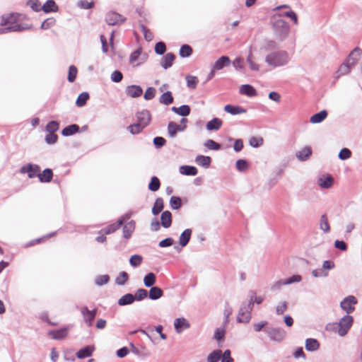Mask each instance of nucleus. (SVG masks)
<instances>
[{"label": "nucleus", "mask_w": 362, "mask_h": 362, "mask_svg": "<svg viewBox=\"0 0 362 362\" xmlns=\"http://www.w3.org/2000/svg\"><path fill=\"white\" fill-rule=\"evenodd\" d=\"M19 16L20 14L17 13H11L1 16L0 18V25L6 27L0 29V34L11 32H21L30 29L32 27L31 25L16 23L19 19Z\"/></svg>", "instance_id": "f257e3e1"}, {"label": "nucleus", "mask_w": 362, "mask_h": 362, "mask_svg": "<svg viewBox=\"0 0 362 362\" xmlns=\"http://www.w3.org/2000/svg\"><path fill=\"white\" fill-rule=\"evenodd\" d=\"M291 57L288 52L284 49H277L268 53L265 56V63L272 68L285 66L288 64Z\"/></svg>", "instance_id": "f03ea898"}, {"label": "nucleus", "mask_w": 362, "mask_h": 362, "mask_svg": "<svg viewBox=\"0 0 362 362\" xmlns=\"http://www.w3.org/2000/svg\"><path fill=\"white\" fill-rule=\"evenodd\" d=\"M274 34L276 39L280 41L285 40L290 33L288 23L282 18H275L272 23Z\"/></svg>", "instance_id": "7ed1b4c3"}, {"label": "nucleus", "mask_w": 362, "mask_h": 362, "mask_svg": "<svg viewBox=\"0 0 362 362\" xmlns=\"http://www.w3.org/2000/svg\"><path fill=\"white\" fill-rule=\"evenodd\" d=\"M252 303L243 302L237 316L238 322L247 324L252 318Z\"/></svg>", "instance_id": "20e7f679"}, {"label": "nucleus", "mask_w": 362, "mask_h": 362, "mask_svg": "<svg viewBox=\"0 0 362 362\" xmlns=\"http://www.w3.org/2000/svg\"><path fill=\"white\" fill-rule=\"evenodd\" d=\"M264 332L272 341L276 342H281L286 336V331L279 327H267L264 329Z\"/></svg>", "instance_id": "39448f33"}, {"label": "nucleus", "mask_w": 362, "mask_h": 362, "mask_svg": "<svg viewBox=\"0 0 362 362\" xmlns=\"http://www.w3.org/2000/svg\"><path fill=\"white\" fill-rule=\"evenodd\" d=\"M353 321V317L349 315L343 317L337 325L338 334L341 337L345 336L351 327Z\"/></svg>", "instance_id": "423d86ee"}, {"label": "nucleus", "mask_w": 362, "mask_h": 362, "mask_svg": "<svg viewBox=\"0 0 362 362\" xmlns=\"http://www.w3.org/2000/svg\"><path fill=\"white\" fill-rule=\"evenodd\" d=\"M147 54L143 52L141 48H139L130 54L129 63L132 66L136 67L143 64L147 60Z\"/></svg>", "instance_id": "0eeeda50"}, {"label": "nucleus", "mask_w": 362, "mask_h": 362, "mask_svg": "<svg viewBox=\"0 0 362 362\" xmlns=\"http://www.w3.org/2000/svg\"><path fill=\"white\" fill-rule=\"evenodd\" d=\"M282 8H286L287 10L277 13L275 16L279 17L278 18H281V17L288 18L293 22V23L295 25H298V16L294 11H293L290 8L289 5L284 4V5L278 6L274 8V11H279Z\"/></svg>", "instance_id": "6e6552de"}, {"label": "nucleus", "mask_w": 362, "mask_h": 362, "mask_svg": "<svg viewBox=\"0 0 362 362\" xmlns=\"http://www.w3.org/2000/svg\"><path fill=\"white\" fill-rule=\"evenodd\" d=\"M80 311L85 324L88 327H91L96 316L97 309L90 310L87 306H82L80 308Z\"/></svg>", "instance_id": "1a4fd4ad"}, {"label": "nucleus", "mask_w": 362, "mask_h": 362, "mask_svg": "<svg viewBox=\"0 0 362 362\" xmlns=\"http://www.w3.org/2000/svg\"><path fill=\"white\" fill-rule=\"evenodd\" d=\"M40 172V168L39 165L32 163H28L22 166L20 169L21 174H28L29 178L38 177V174Z\"/></svg>", "instance_id": "9d476101"}, {"label": "nucleus", "mask_w": 362, "mask_h": 362, "mask_svg": "<svg viewBox=\"0 0 362 362\" xmlns=\"http://www.w3.org/2000/svg\"><path fill=\"white\" fill-rule=\"evenodd\" d=\"M357 303V299L354 296H349L345 298L340 303L343 309L348 315L354 310V305Z\"/></svg>", "instance_id": "9b49d317"}, {"label": "nucleus", "mask_w": 362, "mask_h": 362, "mask_svg": "<svg viewBox=\"0 0 362 362\" xmlns=\"http://www.w3.org/2000/svg\"><path fill=\"white\" fill-rule=\"evenodd\" d=\"M125 21L124 17L116 12H109L105 16V21L110 25H120Z\"/></svg>", "instance_id": "f8f14e48"}, {"label": "nucleus", "mask_w": 362, "mask_h": 362, "mask_svg": "<svg viewBox=\"0 0 362 362\" xmlns=\"http://www.w3.org/2000/svg\"><path fill=\"white\" fill-rule=\"evenodd\" d=\"M361 56L362 50L356 47L351 52L345 61L348 62L351 67L354 68L361 59Z\"/></svg>", "instance_id": "ddd939ff"}, {"label": "nucleus", "mask_w": 362, "mask_h": 362, "mask_svg": "<svg viewBox=\"0 0 362 362\" xmlns=\"http://www.w3.org/2000/svg\"><path fill=\"white\" fill-rule=\"evenodd\" d=\"M136 119L138 122L141 124L145 127H147L151 119V115L148 110H143L136 112Z\"/></svg>", "instance_id": "4468645a"}, {"label": "nucleus", "mask_w": 362, "mask_h": 362, "mask_svg": "<svg viewBox=\"0 0 362 362\" xmlns=\"http://www.w3.org/2000/svg\"><path fill=\"white\" fill-rule=\"evenodd\" d=\"M174 327L177 333H181L183 329L190 327L189 322L184 317L176 318L174 321Z\"/></svg>", "instance_id": "2eb2a0df"}, {"label": "nucleus", "mask_w": 362, "mask_h": 362, "mask_svg": "<svg viewBox=\"0 0 362 362\" xmlns=\"http://www.w3.org/2000/svg\"><path fill=\"white\" fill-rule=\"evenodd\" d=\"M186 124L180 126L174 122H170L168 125V133L170 137L174 138L176 136L177 131L182 132L186 129Z\"/></svg>", "instance_id": "dca6fc26"}, {"label": "nucleus", "mask_w": 362, "mask_h": 362, "mask_svg": "<svg viewBox=\"0 0 362 362\" xmlns=\"http://www.w3.org/2000/svg\"><path fill=\"white\" fill-rule=\"evenodd\" d=\"M126 94L131 98H138L142 95L143 90L139 86H128L125 90Z\"/></svg>", "instance_id": "f3484780"}, {"label": "nucleus", "mask_w": 362, "mask_h": 362, "mask_svg": "<svg viewBox=\"0 0 362 362\" xmlns=\"http://www.w3.org/2000/svg\"><path fill=\"white\" fill-rule=\"evenodd\" d=\"M312 155V148L310 146H306L301 150L296 153L297 159L300 161L307 160Z\"/></svg>", "instance_id": "a211bd4d"}, {"label": "nucleus", "mask_w": 362, "mask_h": 362, "mask_svg": "<svg viewBox=\"0 0 362 362\" xmlns=\"http://www.w3.org/2000/svg\"><path fill=\"white\" fill-rule=\"evenodd\" d=\"M334 182V179L330 175H323L318 179L317 183L319 186L324 189L330 188Z\"/></svg>", "instance_id": "6ab92c4d"}, {"label": "nucleus", "mask_w": 362, "mask_h": 362, "mask_svg": "<svg viewBox=\"0 0 362 362\" xmlns=\"http://www.w3.org/2000/svg\"><path fill=\"white\" fill-rule=\"evenodd\" d=\"M135 221L132 220L127 223L122 228L123 237L125 239H129L135 230Z\"/></svg>", "instance_id": "aec40b11"}, {"label": "nucleus", "mask_w": 362, "mask_h": 362, "mask_svg": "<svg viewBox=\"0 0 362 362\" xmlns=\"http://www.w3.org/2000/svg\"><path fill=\"white\" fill-rule=\"evenodd\" d=\"M68 334L66 328H62L57 330H51L48 332V335L53 339H63Z\"/></svg>", "instance_id": "412c9836"}, {"label": "nucleus", "mask_w": 362, "mask_h": 362, "mask_svg": "<svg viewBox=\"0 0 362 362\" xmlns=\"http://www.w3.org/2000/svg\"><path fill=\"white\" fill-rule=\"evenodd\" d=\"M230 58L227 56H222L218 58L214 64L213 68L217 71L221 70L225 66H227L230 64Z\"/></svg>", "instance_id": "4be33fe9"}, {"label": "nucleus", "mask_w": 362, "mask_h": 362, "mask_svg": "<svg viewBox=\"0 0 362 362\" xmlns=\"http://www.w3.org/2000/svg\"><path fill=\"white\" fill-rule=\"evenodd\" d=\"M175 59V57L174 54L169 52L167 53L163 58L160 62V66L165 69H167L172 66L173 63Z\"/></svg>", "instance_id": "5701e85b"}, {"label": "nucleus", "mask_w": 362, "mask_h": 362, "mask_svg": "<svg viewBox=\"0 0 362 362\" xmlns=\"http://www.w3.org/2000/svg\"><path fill=\"white\" fill-rule=\"evenodd\" d=\"M305 347L308 351H316L320 349V343L316 339L308 338L305 340Z\"/></svg>", "instance_id": "b1692460"}, {"label": "nucleus", "mask_w": 362, "mask_h": 362, "mask_svg": "<svg viewBox=\"0 0 362 362\" xmlns=\"http://www.w3.org/2000/svg\"><path fill=\"white\" fill-rule=\"evenodd\" d=\"M160 224L165 228H168L172 224V214L169 211H165L160 216Z\"/></svg>", "instance_id": "393cba45"}, {"label": "nucleus", "mask_w": 362, "mask_h": 362, "mask_svg": "<svg viewBox=\"0 0 362 362\" xmlns=\"http://www.w3.org/2000/svg\"><path fill=\"white\" fill-rule=\"evenodd\" d=\"M192 233V230L190 228L185 229L181 233V235H180V238H179V244L182 247H185L188 244V243L190 240Z\"/></svg>", "instance_id": "a878e982"}, {"label": "nucleus", "mask_w": 362, "mask_h": 362, "mask_svg": "<svg viewBox=\"0 0 362 362\" xmlns=\"http://www.w3.org/2000/svg\"><path fill=\"white\" fill-rule=\"evenodd\" d=\"M240 93L249 97H253L257 95V91L253 86L245 84L240 87Z\"/></svg>", "instance_id": "bb28decb"}, {"label": "nucleus", "mask_w": 362, "mask_h": 362, "mask_svg": "<svg viewBox=\"0 0 362 362\" xmlns=\"http://www.w3.org/2000/svg\"><path fill=\"white\" fill-rule=\"evenodd\" d=\"M224 110L233 115H236L242 113H245L246 110L240 107V106H234L232 105H226L224 107Z\"/></svg>", "instance_id": "cd10ccee"}, {"label": "nucleus", "mask_w": 362, "mask_h": 362, "mask_svg": "<svg viewBox=\"0 0 362 362\" xmlns=\"http://www.w3.org/2000/svg\"><path fill=\"white\" fill-rule=\"evenodd\" d=\"M53 177L52 170L49 168H47L42 171V173H39L38 178L41 182H49Z\"/></svg>", "instance_id": "c85d7f7f"}, {"label": "nucleus", "mask_w": 362, "mask_h": 362, "mask_svg": "<svg viewBox=\"0 0 362 362\" xmlns=\"http://www.w3.org/2000/svg\"><path fill=\"white\" fill-rule=\"evenodd\" d=\"M135 301L134 296L132 293H127L124 296H122L119 300H118V305L120 306H124L127 305H131Z\"/></svg>", "instance_id": "c756f323"}, {"label": "nucleus", "mask_w": 362, "mask_h": 362, "mask_svg": "<svg viewBox=\"0 0 362 362\" xmlns=\"http://www.w3.org/2000/svg\"><path fill=\"white\" fill-rule=\"evenodd\" d=\"M171 110L177 115L186 117L190 113V107L187 105H182L179 107H172Z\"/></svg>", "instance_id": "7c9ffc66"}, {"label": "nucleus", "mask_w": 362, "mask_h": 362, "mask_svg": "<svg viewBox=\"0 0 362 362\" xmlns=\"http://www.w3.org/2000/svg\"><path fill=\"white\" fill-rule=\"evenodd\" d=\"M319 228L325 233H329L330 232V226L328 221V218L326 214H322L320 218Z\"/></svg>", "instance_id": "2f4dec72"}, {"label": "nucleus", "mask_w": 362, "mask_h": 362, "mask_svg": "<svg viewBox=\"0 0 362 362\" xmlns=\"http://www.w3.org/2000/svg\"><path fill=\"white\" fill-rule=\"evenodd\" d=\"M222 125L221 119L218 118H214L206 124V129L209 131H217Z\"/></svg>", "instance_id": "473e14b6"}, {"label": "nucleus", "mask_w": 362, "mask_h": 362, "mask_svg": "<svg viewBox=\"0 0 362 362\" xmlns=\"http://www.w3.org/2000/svg\"><path fill=\"white\" fill-rule=\"evenodd\" d=\"M195 162L199 165L207 168L211 164V159L209 156L199 155L195 158Z\"/></svg>", "instance_id": "72a5a7b5"}, {"label": "nucleus", "mask_w": 362, "mask_h": 362, "mask_svg": "<svg viewBox=\"0 0 362 362\" xmlns=\"http://www.w3.org/2000/svg\"><path fill=\"white\" fill-rule=\"evenodd\" d=\"M42 10L47 13L50 12H55L58 10V7L56 5L54 1L47 0L42 6Z\"/></svg>", "instance_id": "f704fd0d"}, {"label": "nucleus", "mask_w": 362, "mask_h": 362, "mask_svg": "<svg viewBox=\"0 0 362 362\" xmlns=\"http://www.w3.org/2000/svg\"><path fill=\"white\" fill-rule=\"evenodd\" d=\"M327 116V112L326 110H322L315 115H313L310 118V122L313 124H317L322 122Z\"/></svg>", "instance_id": "c9c22d12"}, {"label": "nucleus", "mask_w": 362, "mask_h": 362, "mask_svg": "<svg viewBox=\"0 0 362 362\" xmlns=\"http://www.w3.org/2000/svg\"><path fill=\"white\" fill-rule=\"evenodd\" d=\"M94 351V348L90 346H86V347L80 349L76 353V356L78 358H84L86 357H89L93 354V352Z\"/></svg>", "instance_id": "e433bc0d"}, {"label": "nucleus", "mask_w": 362, "mask_h": 362, "mask_svg": "<svg viewBox=\"0 0 362 362\" xmlns=\"http://www.w3.org/2000/svg\"><path fill=\"white\" fill-rule=\"evenodd\" d=\"M197 169L191 165H182L180 168V173L185 175H192L194 176L197 174Z\"/></svg>", "instance_id": "4c0bfd02"}, {"label": "nucleus", "mask_w": 362, "mask_h": 362, "mask_svg": "<svg viewBox=\"0 0 362 362\" xmlns=\"http://www.w3.org/2000/svg\"><path fill=\"white\" fill-rule=\"evenodd\" d=\"M79 131V127L77 124H71L65 128H64L62 131V134L64 136H71Z\"/></svg>", "instance_id": "58836bf2"}, {"label": "nucleus", "mask_w": 362, "mask_h": 362, "mask_svg": "<svg viewBox=\"0 0 362 362\" xmlns=\"http://www.w3.org/2000/svg\"><path fill=\"white\" fill-rule=\"evenodd\" d=\"M164 205H163V200L162 198L158 197L156 199L154 205L152 208V214L154 216L158 215L161 212V211L163 209Z\"/></svg>", "instance_id": "ea45409f"}, {"label": "nucleus", "mask_w": 362, "mask_h": 362, "mask_svg": "<svg viewBox=\"0 0 362 362\" xmlns=\"http://www.w3.org/2000/svg\"><path fill=\"white\" fill-rule=\"evenodd\" d=\"M163 292L161 288L157 286L151 287L149 291L148 296L151 300H157L162 297Z\"/></svg>", "instance_id": "a19ab883"}, {"label": "nucleus", "mask_w": 362, "mask_h": 362, "mask_svg": "<svg viewBox=\"0 0 362 362\" xmlns=\"http://www.w3.org/2000/svg\"><path fill=\"white\" fill-rule=\"evenodd\" d=\"M159 102L161 104L168 105L173 102V97L172 95V93L170 91H166L165 93H163L160 98Z\"/></svg>", "instance_id": "79ce46f5"}, {"label": "nucleus", "mask_w": 362, "mask_h": 362, "mask_svg": "<svg viewBox=\"0 0 362 362\" xmlns=\"http://www.w3.org/2000/svg\"><path fill=\"white\" fill-rule=\"evenodd\" d=\"M246 62L248 64L250 70L254 71H259L260 66L253 60L252 54L251 52H249V54L247 57Z\"/></svg>", "instance_id": "37998d69"}, {"label": "nucleus", "mask_w": 362, "mask_h": 362, "mask_svg": "<svg viewBox=\"0 0 362 362\" xmlns=\"http://www.w3.org/2000/svg\"><path fill=\"white\" fill-rule=\"evenodd\" d=\"M352 69L353 68L351 67L348 62L344 61V62L340 65L337 71V77L349 74Z\"/></svg>", "instance_id": "c03bdc74"}, {"label": "nucleus", "mask_w": 362, "mask_h": 362, "mask_svg": "<svg viewBox=\"0 0 362 362\" xmlns=\"http://www.w3.org/2000/svg\"><path fill=\"white\" fill-rule=\"evenodd\" d=\"M122 226V221H117V223L109 225L107 227L105 228L103 231L105 232L106 235L111 234L116 231L117 229L120 228ZM102 230L99 232L101 233Z\"/></svg>", "instance_id": "a18cd8bd"}, {"label": "nucleus", "mask_w": 362, "mask_h": 362, "mask_svg": "<svg viewBox=\"0 0 362 362\" xmlns=\"http://www.w3.org/2000/svg\"><path fill=\"white\" fill-rule=\"evenodd\" d=\"M156 281V276L152 272L148 273L144 278V284L146 287H152Z\"/></svg>", "instance_id": "49530a36"}, {"label": "nucleus", "mask_w": 362, "mask_h": 362, "mask_svg": "<svg viewBox=\"0 0 362 362\" xmlns=\"http://www.w3.org/2000/svg\"><path fill=\"white\" fill-rule=\"evenodd\" d=\"M145 128L141 124L136 121V122L133 124H131L128 127V130L132 134H137L142 132V130Z\"/></svg>", "instance_id": "de8ad7c7"}, {"label": "nucleus", "mask_w": 362, "mask_h": 362, "mask_svg": "<svg viewBox=\"0 0 362 362\" xmlns=\"http://www.w3.org/2000/svg\"><path fill=\"white\" fill-rule=\"evenodd\" d=\"M192 54V49L188 45H183L180 49L179 54L181 57H189Z\"/></svg>", "instance_id": "09e8293b"}, {"label": "nucleus", "mask_w": 362, "mask_h": 362, "mask_svg": "<svg viewBox=\"0 0 362 362\" xmlns=\"http://www.w3.org/2000/svg\"><path fill=\"white\" fill-rule=\"evenodd\" d=\"M88 98H89V94L86 92H83L78 95V97L76 101V105L78 107H83L86 105Z\"/></svg>", "instance_id": "8fccbe9b"}, {"label": "nucleus", "mask_w": 362, "mask_h": 362, "mask_svg": "<svg viewBox=\"0 0 362 362\" xmlns=\"http://www.w3.org/2000/svg\"><path fill=\"white\" fill-rule=\"evenodd\" d=\"M160 186V182L159 179L156 176L152 177L151 179V182L148 184L149 190H151L152 192H156L159 189Z\"/></svg>", "instance_id": "3c124183"}, {"label": "nucleus", "mask_w": 362, "mask_h": 362, "mask_svg": "<svg viewBox=\"0 0 362 362\" xmlns=\"http://www.w3.org/2000/svg\"><path fill=\"white\" fill-rule=\"evenodd\" d=\"M264 300L262 296H257L255 291H251L249 295L248 303H252V306L254 307V303L261 304Z\"/></svg>", "instance_id": "603ef678"}, {"label": "nucleus", "mask_w": 362, "mask_h": 362, "mask_svg": "<svg viewBox=\"0 0 362 362\" xmlns=\"http://www.w3.org/2000/svg\"><path fill=\"white\" fill-rule=\"evenodd\" d=\"M170 207L174 210L179 209L182 206V200L180 197L173 196L170 199Z\"/></svg>", "instance_id": "864d4df0"}, {"label": "nucleus", "mask_w": 362, "mask_h": 362, "mask_svg": "<svg viewBox=\"0 0 362 362\" xmlns=\"http://www.w3.org/2000/svg\"><path fill=\"white\" fill-rule=\"evenodd\" d=\"M187 86L189 88L194 89L199 82L197 76L188 75L186 76Z\"/></svg>", "instance_id": "5fc2aeb1"}, {"label": "nucleus", "mask_w": 362, "mask_h": 362, "mask_svg": "<svg viewBox=\"0 0 362 362\" xmlns=\"http://www.w3.org/2000/svg\"><path fill=\"white\" fill-rule=\"evenodd\" d=\"M143 257L139 255H134L129 259V263L132 267H137L141 264Z\"/></svg>", "instance_id": "6e6d98bb"}, {"label": "nucleus", "mask_w": 362, "mask_h": 362, "mask_svg": "<svg viewBox=\"0 0 362 362\" xmlns=\"http://www.w3.org/2000/svg\"><path fill=\"white\" fill-rule=\"evenodd\" d=\"M204 146L210 150L218 151L221 149V145L212 139H208L204 142Z\"/></svg>", "instance_id": "4d7b16f0"}, {"label": "nucleus", "mask_w": 362, "mask_h": 362, "mask_svg": "<svg viewBox=\"0 0 362 362\" xmlns=\"http://www.w3.org/2000/svg\"><path fill=\"white\" fill-rule=\"evenodd\" d=\"M221 357V351L215 350L207 357V362H218Z\"/></svg>", "instance_id": "13d9d810"}, {"label": "nucleus", "mask_w": 362, "mask_h": 362, "mask_svg": "<svg viewBox=\"0 0 362 362\" xmlns=\"http://www.w3.org/2000/svg\"><path fill=\"white\" fill-rule=\"evenodd\" d=\"M109 280H110V277L108 275H107V274L100 275V276H96V278L95 279V283L97 286H101L105 284H107L108 283Z\"/></svg>", "instance_id": "bf43d9fd"}, {"label": "nucleus", "mask_w": 362, "mask_h": 362, "mask_svg": "<svg viewBox=\"0 0 362 362\" xmlns=\"http://www.w3.org/2000/svg\"><path fill=\"white\" fill-rule=\"evenodd\" d=\"M235 166L238 171L244 172L248 168L249 165L245 160L239 159L236 161Z\"/></svg>", "instance_id": "052dcab7"}, {"label": "nucleus", "mask_w": 362, "mask_h": 362, "mask_svg": "<svg viewBox=\"0 0 362 362\" xmlns=\"http://www.w3.org/2000/svg\"><path fill=\"white\" fill-rule=\"evenodd\" d=\"M335 267V264L332 260H325L322 262V268L323 273H328V270H332Z\"/></svg>", "instance_id": "680f3d73"}, {"label": "nucleus", "mask_w": 362, "mask_h": 362, "mask_svg": "<svg viewBox=\"0 0 362 362\" xmlns=\"http://www.w3.org/2000/svg\"><path fill=\"white\" fill-rule=\"evenodd\" d=\"M141 32L144 34V38L146 41H151L153 38V33L143 24H140Z\"/></svg>", "instance_id": "e2e57ef3"}, {"label": "nucleus", "mask_w": 362, "mask_h": 362, "mask_svg": "<svg viewBox=\"0 0 362 362\" xmlns=\"http://www.w3.org/2000/svg\"><path fill=\"white\" fill-rule=\"evenodd\" d=\"M77 68L75 66L71 65L69 66L68 73V81L69 82H74L75 81L77 76Z\"/></svg>", "instance_id": "0e129e2a"}, {"label": "nucleus", "mask_w": 362, "mask_h": 362, "mask_svg": "<svg viewBox=\"0 0 362 362\" xmlns=\"http://www.w3.org/2000/svg\"><path fill=\"white\" fill-rule=\"evenodd\" d=\"M351 151L347 148H343L339 153L338 157L340 160H344L350 158Z\"/></svg>", "instance_id": "69168bd1"}, {"label": "nucleus", "mask_w": 362, "mask_h": 362, "mask_svg": "<svg viewBox=\"0 0 362 362\" xmlns=\"http://www.w3.org/2000/svg\"><path fill=\"white\" fill-rule=\"evenodd\" d=\"M135 300H142L148 296V291L144 288H139L135 293Z\"/></svg>", "instance_id": "338daca9"}, {"label": "nucleus", "mask_w": 362, "mask_h": 362, "mask_svg": "<svg viewBox=\"0 0 362 362\" xmlns=\"http://www.w3.org/2000/svg\"><path fill=\"white\" fill-rule=\"evenodd\" d=\"M59 123L57 121H51L46 126V131L49 133H54L59 129Z\"/></svg>", "instance_id": "774afa93"}]
</instances>
